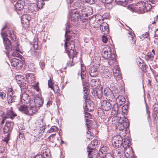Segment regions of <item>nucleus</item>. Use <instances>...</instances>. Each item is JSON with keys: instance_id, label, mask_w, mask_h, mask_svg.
<instances>
[{"instance_id": "obj_1", "label": "nucleus", "mask_w": 158, "mask_h": 158, "mask_svg": "<svg viewBox=\"0 0 158 158\" xmlns=\"http://www.w3.org/2000/svg\"><path fill=\"white\" fill-rule=\"evenodd\" d=\"M128 120L125 117H120L118 121L115 123L114 126L117 131H119L121 134H125L127 128L129 126Z\"/></svg>"}, {"instance_id": "obj_2", "label": "nucleus", "mask_w": 158, "mask_h": 158, "mask_svg": "<svg viewBox=\"0 0 158 158\" xmlns=\"http://www.w3.org/2000/svg\"><path fill=\"white\" fill-rule=\"evenodd\" d=\"M154 6L150 3L144 2L143 1L138 2L134 7L135 11L140 14H143L150 10L152 7Z\"/></svg>"}, {"instance_id": "obj_3", "label": "nucleus", "mask_w": 158, "mask_h": 158, "mask_svg": "<svg viewBox=\"0 0 158 158\" xmlns=\"http://www.w3.org/2000/svg\"><path fill=\"white\" fill-rule=\"evenodd\" d=\"M14 123L13 122H7L3 128V133H7V135L5 139L2 141L7 143L9 139L10 133L11 131L14 126Z\"/></svg>"}, {"instance_id": "obj_4", "label": "nucleus", "mask_w": 158, "mask_h": 158, "mask_svg": "<svg viewBox=\"0 0 158 158\" xmlns=\"http://www.w3.org/2000/svg\"><path fill=\"white\" fill-rule=\"evenodd\" d=\"M82 2V1L81 0H80L74 2L73 4L75 8H76V10L78 9L79 8H80L81 9V10L82 12L83 11L85 12H87L85 14V16H87L88 15H90L92 14V12H88V10L90 11H92V8L89 7L88 8H85L84 9H82L83 8H84L83 6L84 5L83 3Z\"/></svg>"}, {"instance_id": "obj_5", "label": "nucleus", "mask_w": 158, "mask_h": 158, "mask_svg": "<svg viewBox=\"0 0 158 158\" xmlns=\"http://www.w3.org/2000/svg\"><path fill=\"white\" fill-rule=\"evenodd\" d=\"M1 36L3 39V43L4 45L5 49L7 51L11 50L12 46L11 41L8 38V35L5 31L2 32L1 33Z\"/></svg>"}, {"instance_id": "obj_6", "label": "nucleus", "mask_w": 158, "mask_h": 158, "mask_svg": "<svg viewBox=\"0 0 158 158\" xmlns=\"http://www.w3.org/2000/svg\"><path fill=\"white\" fill-rule=\"evenodd\" d=\"M70 19L71 21L74 22L75 25L78 23V21H82V22H84L83 19L82 20L81 17L80 15L79 12L78 10H72L70 13Z\"/></svg>"}, {"instance_id": "obj_7", "label": "nucleus", "mask_w": 158, "mask_h": 158, "mask_svg": "<svg viewBox=\"0 0 158 158\" xmlns=\"http://www.w3.org/2000/svg\"><path fill=\"white\" fill-rule=\"evenodd\" d=\"M43 103V100L41 97H36L34 98V101L32 100L31 103H30V106L31 107H34L38 111L39 108L42 105Z\"/></svg>"}, {"instance_id": "obj_8", "label": "nucleus", "mask_w": 158, "mask_h": 158, "mask_svg": "<svg viewBox=\"0 0 158 158\" xmlns=\"http://www.w3.org/2000/svg\"><path fill=\"white\" fill-rule=\"evenodd\" d=\"M7 108H5V109L7 110L6 114L2 111H1V115L2 117L5 118H10L11 119H14L17 116V114L13 111L12 107L10 108L9 110H7Z\"/></svg>"}, {"instance_id": "obj_9", "label": "nucleus", "mask_w": 158, "mask_h": 158, "mask_svg": "<svg viewBox=\"0 0 158 158\" xmlns=\"http://www.w3.org/2000/svg\"><path fill=\"white\" fill-rule=\"evenodd\" d=\"M112 102L111 101L101 100V107L104 111H109L112 107Z\"/></svg>"}, {"instance_id": "obj_10", "label": "nucleus", "mask_w": 158, "mask_h": 158, "mask_svg": "<svg viewBox=\"0 0 158 158\" xmlns=\"http://www.w3.org/2000/svg\"><path fill=\"white\" fill-rule=\"evenodd\" d=\"M123 139L120 135L114 136L112 139V144L114 146L118 148L120 147L123 143Z\"/></svg>"}, {"instance_id": "obj_11", "label": "nucleus", "mask_w": 158, "mask_h": 158, "mask_svg": "<svg viewBox=\"0 0 158 158\" xmlns=\"http://www.w3.org/2000/svg\"><path fill=\"white\" fill-rule=\"evenodd\" d=\"M31 18L29 15H24L21 19L22 25L24 28H26L28 27L29 25V21Z\"/></svg>"}, {"instance_id": "obj_12", "label": "nucleus", "mask_w": 158, "mask_h": 158, "mask_svg": "<svg viewBox=\"0 0 158 158\" xmlns=\"http://www.w3.org/2000/svg\"><path fill=\"white\" fill-rule=\"evenodd\" d=\"M102 55L105 59H108L111 56V49L109 47H104L102 50Z\"/></svg>"}, {"instance_id": "obj_13", "label": "nucleus", "mask_w": 158, "mask_h": 158, "mask_svg": "<svg viewBox=\"0 0 158 158\" xmlns=\"http://www.w3.org/2000/svg\"><path fill=\"white\" fill-rule=\"evenodd\" d=\"M64 46L67 51L70 53L73 52L75 48V44L73 40H71L69 43L65 42Z\"/></svg>"}, {"instance_id": "obj_14", "label": "nucleus", "mask_w": 158, "mask_h": 158, "mask_svg": "<svg viewBox=\"0 0 158 158\" xmlns=\"http://www.w3.org/2000/svg\"><path fill=\"white\" fill-rule=\"evenodd\" d=\"M89 72L90 75L92 77H97L98 74V68L94 66H91L89 68Z\"/></svg>"}, {"instance_id": "obj_15", "label": "nucleus", "mask_w": 158, "mask_h": 158, "mask_svg": "<svg viewBox=\"0 0 158 158\" xmlns=\"http://www.w3.org/2000/svg\"><path fill=\"white\" fill-rule=\"evenodd\" d=\"M90 84L93 89H98L101 85L100 80L98 78L92 79Z\"/></svg>"}, {"instance_id": "obj_16", "label": "nucleus", "mask_w": 158, "mask_h": 158, "mask_svg": "<svg viewBox=\"0 0 158 158\" xmlns=\"http://www.w3.org/2000/svg\"><path fill=\"white\" fill-rule=\"evenodd\" d=\"M29 95L26 93H24L22 94L21 97V102L24 104L29 103L30 106V103H31L32 100L29 98Z\"/></svg>"}, {"instance_id": "obj_17", "label": "nucleus", "mask_w": 158, "mask_h": 158, "mask_svg": "<svg viewBox=\"0 0 158 158\" xmlns=\"http://www.w3.org/2000/svg\"><path fill=\"white\" fill-rule=\"evenodd\" d=\"M83 108L85 110L84 111L86 113L85 114L87 115H90V114L85 111L90 112L94 110L93 105L92 104L87 103V102L84 103Z\"/></svg>"}, {"instance_id": "obj_18", "label": "nucleus", "mask_w": 158, "mask_h": 158, "mask_svg": "<svg viewBox=\"0 0 158 158\" xmlns=\"http://www.w3.org/2000/svg\"><path fill=\"white\" fill-rule=\"evenodd\" d=\"M11 65L16 68H20L22 66V62L20 60L16 58H13L11 60Z\"/></svg>"}, {"instance_id": "obj_19", "label": "nucleus", "mask_w": 158, "mask_h": 158, "mask_svg": "<svg viewBox=\"0 0 158 158\" xmlns=\"http://www.w3.org/2000/svg\"><path fill=\"white\" fill-rule=\"evenodd\" d=\"M104 93L105 95L110 100L115 98L116 96V95H114V92H112L110 89L109 88H106L104 90Z\"/></svg>"}, {"instance_id": "obj_20", "label": "nucleus", "mask_w": 158, "mask_h": 158, "mask_svg": "<svg viewBox=\"0 0 158 158\" xmlns=\"http://www.w3.org/2000/svg\"><path fill=\"white\" fill-rule=\"evenodd\" d=\"M24 4V1L18 0L15 5V10L17 11H21L23 10Z\"/></svg>"}, {"instance_id": "obj_21", "label": "nucleus", "mask_w": 158, "mask_h": 158, "mask_svg": "<svg viewBox=\"0 0 158 158\" xmlns=\"http://www.w3.org/2000/svg\"><path fill=\"white\" fill-rule=\"evenodd\" d=\"M100 29L103 34H107L109 31V27L106 22H103L100 25Z\"/></svg>"}, {"instance_id": "obj_22", "label": "nucleus", "mask_w": 158, "mask_h": 158, "mask_svg": "<svg viewBox=\"0 0 158 158\" xmlns=\"http://www.w3.org/2000/svg\"><path fill=\"white\" fill-rule=\"evenodd\" d=\"M30 106V107H29L28 106L25 114L28 116H31L35 113L37 111L34 107H31V106Z\"/></svg>"}, {"instance_id": "obj_23", "label": "nucleus", "mask_w": 158, "mask_h": 158, "mask_svg": "<svg viewBox=\"0 0 158 158\" xmlns=\"http://www.w3.org/2000/svg\"><path fill=\"white\" fill-rule=\"evenodd\" d=\"M81 77L82 82L83 83L84 81V79L86 77V70L85 67L83 65L81 64Z\"/></svg>"}, {"instance_id": "obj_24", "label": "nucleus", "mask_w": 158, "mask_h": 158, "mask_svg": "<svg viewBox=\"0 0 158 158\" xmlns=\"http://www.w3.org/2000/svg\"><path fill=\"white\" fill-rule=\"evenodd\" d=\"M128 40L132 44H134L135 43L136 40L135 37V34L132 32H128L127 34Z\"/></svg>"}, {"instance_id": "obj_25", "label": "nucleus", "mask_w": 158, "mask_h": 158, "mask_svg": "<svg viewBox=\"0 0 158 158\" xmlns=\"http://www.w3.org/2000/svg\"><path fill=\"white\" fill-rule=\"evenodd\" d=\"M45 129V127L42 126L41 127H40L39 129L35 130V132H36L37 133V135L39 136L37 137L39 139L38 140V141L42 139V138L41 137V136L44 132Z\"/></svg>"}, {"instance_id": "obj_26", "label": "nucleus", "mask_w": 158, "mask_h": 158, "mask_svg": "<svg viewBox=\"0 0 158 158\" xmlns=\"http://www.w3.org/2000/svg\"><path fill=\"white\" fill-rule=\"evenodd\" d=\"M114 75L116 77L121 78V76L120 73L119 69L117 66H115L113 69Z\"/></svg>"}, {"instance_id": "obj_27", "label": "nucleus", "mask_w": 158, "mask_h": 158, "mask_svg": "<svg viewBox=\"0 0 158 158\" xmlns=\"http://www.w3.org/2000/svg\"><path fill=\"white\" fill-rule=\"evenodd\" d=\"M26 78L30 84L33 83L35 80V77L34 74L28 73L26 74Z\"/></svg>"}, {"instance_id": "obj_28", "label": "nucleus", "mask_w": 158, "mask_h": 158, "mask_svg": "<svg viewBox=\"0 0 158 158\" xmlns=\"http://www.w3.org/2000/svg\"><path fill=\"white\" fill-rule=\"evenodd\" d=\"M115 95H116V96L115 98H116V101L117 103L119 104L120 105L124 103L125 102V99L123 96L120 95L118 96V95H116V93H115Z\"/></svg>"}, {"instance_id": "obj_29", "label": "nucleus", "mask_w": 158, "mask_h": 158, "mask_svg": "<svg viewBox=\"0 0 158 158\" xmlns=\"http://www.w3.org/2000/svg\"><path fill=\"white\" fill-rule=\"evenodd\" d=\"M118 103L114 104L112 108V114L114 115H116L118 113Z\"/></svg>"}, {"instance_id": "obj_30", "label": "nucleus", "mask_w": 158, "mask_h": 158, "mask_svg": "<svg viewBox=\"0 0 158 158\" xmlns=\"http://www.w3.org/2000/svg\"><path fill=\"white\" fill-rule=\"evenodd\" d=\"M88 157L89 158H97V152L96 151H88Z\"/></svg>"}, {"instance_id": "obj_31", "label": "nucleus", "mask_w": 158, "mask_h": 158, "mask_svg": "<svg viewBox=\"0 0 158 158\" xmlns=\"http://www.w3.org/2000/svg\"><path fill=\"white\" fill-rule=\"evenodd\" d=\"M117 4L125 6L127 3L130 2L131 1H127V0H115Z\"/></svg>"}, {"instance_id": "obj_32", "label": "nucleus", "mask_w": 158, "mask_h": 158, "mask_svg": "<svg viewBox=\"0 0 158 158\" xmlns=\"http://www.w3.org/2000/svg\"><path fill=\"white\" fill-rule=\"evenodd\" d=\"M27 106H28L24 105H21L18 107V109L19 111L21 112L22 113L25 114Z\"/></svg>"}, {"instance_id": "obj_33", "label": "nucleus", "mask_w": 158, "mask_h": 158, "mask_svg": "<svg viewBox=\"0 0 158 158\" xmlns=\"http://www.w3.org/2000/svg\"><path fill=\"white\" fill-rule=\"evenodd\" d=\"M69 26H67L66 27L65 33V39L66 41H69L70 39L71 36L69 35H67V34L69 33L70 32V30L69 29Z\"/></svg>"}, {"instance_id": "obj_34", "label": "nucleus", "mask_w": 158, "mask_h": 158, "mask_svg": "<svg viewBox=\"0 0 158 158\" xmlns=\"http://www.w3.org/2000/svg\"><path fill=\"white\" fill-rule=\"evenodd\" d=\"M110 90H112L114 91V93H118V91L117 92L116 91H117L118 89V86L116 84L114 83H112L110 84Z\"/></svg>"}, {"instance_id": "obj_35", "label": "nucleus", "mask_w": 158, "mask_h": 158, "mask_svg": "<svg viewBox=\"0 0 158 158\" xmlns=\"http://www.w3.org/2000/svg\"><path fill=\"white\" fill-rule=\"evenodd\" d=\"M23 76L19 75H18L16 76V79L17 80L18 83L21 85L22 86L24 85V83L23 82V83L22 81H21V79H23Z\"/></svg>"}, {"instance_id": "obj_36", "label": "nucleus", "mask_w": 158, "mask_h": 158, "mask_svg": "<svg viewBox=\"0 0 158 158\" xmlns=\"http://www.w3.org/2000/svg\"><path fill=\"white\" fill-rule=\"evenodd\" d=\"M83 91L85 92L83 98L85 100V102H88V101L89 100V98L87 93V90L86 87L83 88Z\"/></svg>"}, {"instance_id": "obj_37", "label": "nucleus", "mask_w": 158, "mask_h": 158, "mask_svg": "<svg viewBox=\"0 0 158 158\" xmlns=\"http://www.w3.org/2000/svg\"><path fill=\"white\" fill-rule=\"evenodd\" d=\"M48 86L52 89H53L54 92H57L58 91H59V89L58 88V89H57V90H56L55 88H54L53 86V83L51 80L48 81Z\"/></svg>"}, {"instance_id": "obj_38", "label": "nucleus", "mask_w": 158, "mask_h": 158, "mask_svg": "<svg viewBox=\"0 0 158 158\" xmlns=\"http://www.w3.org/2000/svg\"><path fill=\"white\" fill-rule=\"evenodd\" d=\"M16 98V97L14 95L13 96L10 95L9 96H8L7 99L8 101V103H11L14 102Z\"/></svg>"}, {"instance_id": "obj_39", "label": "nucleus", "mask_w": 158, "mask_h": 158, "mask_svg": "<svg viewBox=\"0 0 158 158\" xmlns=\"http://www.w3.org/2000/svg\"><path fill=\"white\" fill-rule=\"evenodd\" d=\"M9 33L10 36V38L11 40L14 41H15L16 39V35L13 31H9Z\"/></svg>"}, {"instance_id": "obj_40", "label": "nucleus", "mask_w": 158, "mask_h": 158, "mask_svg": "<svg viewBox=\"0 0 158 158\" xmlns=\"http://www.w3.org/2000/svg\"><path fill=\"white\" fill-rule=\"evenodd\" d=\"M97 22H98L99 24H101V23L102 22L103 19V17L100 15H97Z\"/></svg>"}, {"instance_id": "obj_41", "label": "nucleus", "mask_w": 158, "mask_h": 158, "mask_svg": "<svg viewBox=\"0 0 158 158\" xmlns=\"http://www.w3.org/2000/svg\"><path fill=\"white\" fill-rule=\"evenodd\" d=\"M58 130V128L55 126H52L51 128L48 130L47 133H51L53 132H56Z\"/></svg>"}, {"instance_id": "obj_42", "label": "nucleus", "mask_w": 158, "mask_h": 158, "mask_svg": "<svg viewBox=\"0 0 158 158\" xmlns=\"http://www.w3.org/2000/svg\"><path fill=\"white\" fill-rule=\"evenodd\" d=\"M97 16H93L89 19V22L90 24L92 25L94 23L97 21Z\"/></svg>"}, {"instance_id": "obj_43", "label": "nucleus", "mask_w": 158, "mask_h": 158, "mask_svg": "<svg viewBox=\"0 0 158 158\" xmlns=\"http://www.w3.org/2000/svg\"><path fill=\"white\" fill-rule=\"evenodd\" d=\"M19 51L17 49H16L15 50H14L11 52L12 55L14 56L19 57L20 56V54L19 53Z\"/></svg>"}, {"instance_id": "obj_44", "label": "nucleus", "mask_w": 158, "mask_h": 158, "mask_svg": "<svg viewBox=\"0 0 158 158\" xmlns=\"http://www.w3.org/2000/svg\"><path fill=\"white\" fill-rule=\"evenodd\" d=\"M28 9L31 11H33L34 10H36L37 8L35 4L34 3H32L30 6H29Z\"/></svg>"}, {"instance_id": "obj_45", "label": "nucleus", "mask_w": 158, "mask_h": 158, "mask_svg": "<svg viewBox=\"0 0 158 158\" xmlns=\"http://www.w3.org/2000/svg\"><path fill=\"white\" fill-rule=\"evenodd\" d=\"M28 68L30 71H34L35 69V66L34 64L31 63L28 65Z\"/></svg>"}, {"instance_id": "obj_46", "label": "nucleus", "mask_w": 158, "mask_h": 158, "mask_svg": "<svg viewBox=\"0 0 158 158\" xmlns=\"http://www.w3.org/2000/svg\"><path fill=\"white\" fill-rule=\"evenodd\" d=\"M43 0L42 1H39L37 4H35V6H36V8L38 7L39 9H41L44 5V3H43Z\"/></svg>"}, {"instance_id": "obj_47", "label": "nucleus", "mask_w": 158, "mask_h": 158, "mask_svg": "<svg viewBox=\"0 0 158 158\" xmlns=\"http://www.w3.org/2000/svg\"><path fill=\"white\" fill-rule=\"evenodd\" d=\"M153 106L154 113L156 115L158 112V104L155 103Z\"/></svg>"}, {"instance_id": "obj_48", "label": "nucleus", "mask_w": 158, "mask_h": 158, "mask_svg": "<svg viewBox=\"0 0 158 158\" xmlns=\"http://www.w3.org/2000/svg\"><path fill=\"white\" fill-rule=\"evenodd\" d=\"M106 150L107 148L106 146H103L100 149L99 152H100L101 153H103L104 154H106Z\"/></svg>"}, {"instance_id": "obj_49", "label": "nucleus", "mask_w": 158, "mask_h": 158, "mask_svg": "<svg viewBox=\"0 0 158 158\" xmlns=\"http://www.w3.org/2000/svg\"><path fill=\"white\" fill-rule=\"evenodd\" d=\"M114 57H111L110 59L108 61V63L109 65H111L115 62V59L114 55Z\"/></svg>"}, {"instance_id": "obj_50", "label": "nucleus", "mask_w": 158, "mask_h": 158, "mask_svg": "<svg viewBox=\"0 0 158 158\" xmlns=\"http://www.w3.org/2000/svg\"><path fill=\"white\" fill-rule=\"evenodd\" d=\"M107 154H104L103 153H101L100 152H99L98 154H97V156L100 158H106Z\"/></svg>"}, {"instance_id": "obj_51", "label": "nucleus", "mask_w": 158, "mask_h": 158, "mask_svg": "<svg viewBox=\"0 0 158 158\" xmlns=\"http://www.w3.org/2000/svg\"><path fill=\"white\" fill-rule=\"evenodd\" d=\"M103 110L101 108H99L98 110V113L100 116H103L104 114Z\"/></svg>"}, {"instance_id": "obj_52", "label": "nucleus", "mask_w": 158, "mask_h": 158, "mask_svg": "<svg viewBox=\"0 0 158 158\" xmlns=\"http://www.w3.org/2000/svg\"><path fill=\"white\" fill-rule=\"evenodd\" d=\"M82 1L84 2H86L89 3L90 4H94L96 0H81Z\"/></svg>"}, {"instance_id": "obj_53", "label": "nucleus", "mask_w": 158, "mask_h": 158, "mask_svg": "<svg viewBox=\"0 0 158 158\" xmlns=\"http://www.w3.org/2000/svg\"><path fill=\"white\" fill-rule=\"evenodd\" d=\"M89 149H90L91 151H95V147L91 143L89 144L87 147Z\"/></svg>"}, {"instance_id": "obj_54", "label": "nucleus", "mask_w": 158, "mask_h": 158, "mask_svg": "<svg viewBox=\"0 0 158 158\" xmlns=\"http://www.w3.org/2000/svg\"><path fill=\"white\" fill-rule=\"evenodd\" d=\"M101 24H99L97 21H95L94 23L91 26L94 28H98L100 26Z\"/></svg>"}, {"instance_id": "obj_55", "label": "nucleus", "mask_w": 158, "mask_h": 158, "mask_svg": "<svg viewBox=\"0 0 158 158\" xmlns=\"http://www.w3.org/2000/svg\"><path fill=\"white\" fill-rule=\"evenodd\" d=\"M91 143L95 147V146L98 144V141L96 139H94L93 141L91 142Z\"/></svg>"}, {"instance_id": "obj_56", "label": "nucleus", "mask_w": 158, "mask_h": 158, "mask_svg": "<svg viewBox=\"0 0 158 158\" xmlns=\"http://www.w3.org/2000/svg\"><path fill=\"white\" fill-rule=\"evenodd\" d=\"M107 70H106L104 72V73L105 74L106 76H107L108 77H110L111 76V74L110 73L108 72H107L106 71Z\"/></svg>"}, {"instance_id": "obj_57", "label": "nucleus", "mask_w": 158, "mask_h": 158, "mask_svg": "<svg viewBox=\"0 0 158 158\" xmlns=\"http://www.w3.org/2000/svg\"><path fill=\"white\" fill-rule=\"evenodd\" d=\"M24 132L22 131H20L19 132V137L20 138H22L24 135Z\"/></svg>"}, {"instance_id": "obj_58", "label": "nucleus", "mask_w": 158, "mask_h": 158, "mask_svg": "<svg viewBox=\"0 0 158 158\" xmlns=\"http://www.w3.org/2000/svg\"><path fill=\"white\" fill-rule=\"evenodd\" d=\"M102 41L105 43H106L107 41V39L105 35H103L102 36Z\"/></svg>"}, {"instance_id": "obj_59", "label": "nucleus", "mask_w": 158, "mask_h": 158, "mask_svg": "<svg viewBox=\"0 0 158 158\" xmlns=\"http://www.w3.org/2000/svg\"><path fill=\"white\" fill-rule=\"evenodd\" d=\"M102 2L106 4H109L112 2L113 0H102Z\"/></svg>"}, {"instance_id": "obj_60", "label": "nucleus", "mask_w": 158, "mask_h": 158, "mask_svg": "<svg viewBox=\"0 0 158 158\" xmlns=\"http://www.w3.org/2000/svg\"><path fill=\"white\" fill-rule=\"evenodd\" d=\"M156 0H148V2L147 0V3H150V4H152V5H153V4L155 3L156 2Z\"/></svg>"}, {"instance_id": "obj_61", "label": "nucleus", "mask_w": 158, "mask_h": 158, "mask_svg": "<svg viewBox=\"0 0 158 158\" xmlns=\"http://www.w3.org/2000/svg\"><path fill=\"white\" fill-rule=\"evenodd\" d=\"M146 113L148 115V117H149L150 116V111L149 110V107L147 106V105L146 104Z\"/></svg>"}, {"instance_id": "obj_62", "label": "nucleus", "mask_w": 158, "mask_h": 158, "mask_svg": "<svg viewBox=\"0 0 158 158\" xmlns=\"http://www.w3.org/2000/svg\"><path fill=\"white\" fill-rule=\"evenodd\" d=\"M115 155L117 154L118 156L119 157H120L122 155L121 152L120 151L118 150H116V152L115 153Z\"/></svg>"}, {"instance_id": "obj_63", "label": "nucleus", "mask_w": 158, "mask_h": 158, "mask_svg": "<svg viewBox=\"0 0 158 158\" xmlns=\"http://www.w3.org/2000/svg\"><path fill=\"white\" fill-rule=\"evenodd\" d=\"M40 65L41 67V69H43L45 66V63L42 61H40Z\"/></svg>"}, {"instance_id": "obj_64", "label": "nucleus", "mask_w": 158, "mask_h": 158, "mask_svg": "<svg viewBox=\"0 0 158 158\" xmlns=\"http://www.w3.org/2000/svg\"><path fill=\"white\" fill-rule=\"evenodd\" d=\"M34 158H44L43 156L41 154L36 155Z\"/></svg>"}]
</instances>
